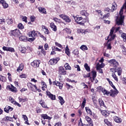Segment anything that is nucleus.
Here are the masks:
<instances>
[{
    "instance_id": "21",
    "label": "nucleus",
    "mask_w": 126,
    "mask_h": 126,
    "mask_svg": "<svg viewBox=\"0 0 126 126\" xmlns=\"http://www.w3.org/2000/svg\"><path fill=\"white\" fill-rule=\"evenodd\" d=\"M77 32L78 33H81L82 34H84V35H85V34H86L87 33L86 31H85V30H83L82 29H77Z\"/></svg>"
},
{
    "instance_id": "30",
    "label": "nucleus",
    "mask_w": 126,
    "mask_h": 126,
    "mask_svg": "<svg viewBox=\"0 0 126 126\" xmlns=\"http://www.w3.org/2000/svg\"><path fill=\"white\" fill-rule=\"evenodd\" d=\"M20 102H22V103H24V102H27L28 101V98L27 97H25V98H21L20 97H19L18 98Z\"/></svg>"
},
{
    "instance_id": "47",
    "label": "nucleus",
    "mask_w": 126,
    "mask_h": 126,
    "mask_svg": "<svg viewBox=\"0 0 126 126\" xmlns=\"http://www.w3.org/2000/svg\"><path fill=\"white\" fill-rule=\"evenodd\" d=\"M6 22H7V24H8L9 25H10V24H12V23H13L12 19H7Z\"/></svg>"
},
{
    "instance_id": "42",
    "label": "nucleus",
    "mask_w": 126,
    "mask_h": 126,
    "mask_svg": "<svg viewBox=\"0 0 126 126\" xmlns=\"http://www.w3.org/2000/svg\"><path fill=\"white\" fill-rule=\"evenodd\" d=\"M86 104V98H84L82 103V106H81V108L82 109H84V107H85Z\"/></svg>"
},
{
    "instance_id": "36",
    "label": "nucleus",
    "mask_w": 126,
    "mask_h": 126,
    "mask_svg": "<svg viewBox=\"0 0 126 126\" xmlns=\"http://www.w3.org/2000/svg\"><path fill=\"white\" fill-rule=\"evenodd\" d=\"M59 99L60 100V103L61 105H63L64 104V100H63V98L62 96H59Z\"/></svg>"
},
{
    "instance_id": "41",
    "label": "nucleus",
    "mask_w": 126,
    "mask_h": 126,
    "mask_svg": "<svg viewBox=\"0 0 126 126\" xmlns=\"http://www.w3.org/2000/svg\"><path fill=\"white\" fill-rule=\"evenodd\" d=\"M98 102L99 103V105L100 106H103V107H105V103H104V101H103V100L101 99H99Z\"/></svg>"
},
{
    "instance_id": "61",
    "label": "nucleus",
    "mask_w": 126,
    "mask_h": 126,
    "mask_svg": "<svg viewBox=\"0 0 126 126\" xmlns=\"http://www.w3.org/2000/svg\"><path fill=\"white\" fill-rule=\"evenodd\" d=\"M81 85H82V86H84V88H88V86H87V85L85 84V83H82L81 84Z\"/></svg>"
},
{
    "instance_id": "20",
    "label": "nucleus",
    "mask_w": 126,
    "mask_h": 126,
    "mask_svg": "<svg viewBox=\"0 0 126 126\" xmlns=\"http://www.w3.org/2000/svg\"><path fill=\"white\" fill-rule=\"evenodd\" d=\"M38 9L39 12H41V13H44V14H46V13H47V12H46V9L43 7H39L38 8Z\"/></svg>"
},
{
    "instance_id": "37",
    "label": "nucleus",
    "mask_w": 126,
    "mask_h": 126,
    "mask_svg": "<svg viewBox=\"0 0 126 126\" xmlns=\"http://www.w3.org/2000/svg\"><path fill=\"white\" fill-rule=\"evenodd\" d=\"M81 50H82V51H87L88 50V48L87 46L85 45H83L80 47Z\"/></svg>"
},
{
    "instance_id": "10",
    "label": "nucleus",
    "mask_w": 126,
    "mask_h": 126,
    "mask_svg": "<svg viewBox=\"0 0 126 126\" xmlns=\"http://www.w3.org/2000/svg\"><path fill=\"white\" fill-rule=\"evenodd\" d=\"M46 94L51 100H56V95L52 94L49 91H46Z\"/></svg>"
},
{
    "instance_id": "19",
    "label": "nucleus",
    "mask_w": 126,
    "mask_h": 126,
    "mask_svg": "<svg viewBox=\"0 0 126 126\" xmlns=\"http://www.w3.org/2000/svg\"><path fill=\"white\" fill-rule=\"evenodd\" d=\"M80 14H81V15H82L83 16H86V17H87L89 15V14L88 13L86 12V11H85V10L81 11Z\"/></svg>"
},
{
    "instance_id": "51",
    "label": "nucleus",
    "mask_w": 126,
    "mask_h": 126,
    "mask_svg": "<svg viewBox=\"0 0 126 126\" xmlns=\"http://www.w3.org/2000/svg\"><path fill=\"white\" fill-rule=\"evenodd\" d=\"M118 70V74L120 76L122 74V68H119Z\"/></svg>"
},
{
    "instance_id": "39",
    "label": "nucleus",
    "mask_w": 126,
    "mask_h": 126,
    "mask_svg": "<svg viewBox=\"0 0 126 126\" xmlns=\"http://www.w3.org/2000/svg\"><path fill=\"white\" fill-rule=\"evenodd\" d=\"M104 123L108 126H112V123L109 122L108 119H105L104 120Z\"/></svg>"
},
{
    "instance_id": "32",
    "label": "nucleus",
    "mask_w": 126,
    "mask_h": 126,
    "mask_svg": "<svg viewBox=\"0 0 126 126\" xmlns=\"http://www.w3.org/2000/svg\"><path fill=\"white\" fill-rule=\"evenodd\" d=\"M105 66V63H101L100 64L99 63H97L96 64V67H98L99 68H102Z\"/></svg>"
},
{
    "instance_id": "27",
    "label": "nucleus",
    "mask_w": 126,
    "mask_h": 126,
    "mask_svg": "<svg viewBox=\"0 0 126 126\" xmlns=\"http://www.w3.org/2000/svg\"><path fill=\"white\" fill-rule=\"evenodd\" d=\"M9 89L11 91H12V92H14L15 93L17 92V89L12 86V85H11V86L10 88H9Z\"/></svg>"
},
{
    "instance_id": "24",
    "label": "nucleus",
    "mask_w": 126,
    "mask_h": 126,
    "mask_svg": "<svg viewBox=\"0 0 126 126\" xmlns=\"http://www.w3.org/2000/svg\"><path fill=\"white\" fill-rule=\"evenodd\" d=\"M102 115L103 116H104V117H107V116H109L110 115V113H108L106 110H100Z\"/></svg>"
},
{
    "instance_id": "3",
    "label": "nucleus",
    "mask_w": 126,
    "mask_h": 126,
    "mask_svg": "<svg viewBox=\"0 0 126 126\" xmlns=\"http://www.w3.org/2000/svg\"><path fill=\"white\" fill-rule=\"evenodd\" d=\"M108 62L110 64V65L111 66H113V67H117V66H119V62H117L116 60L115 59H112L108 61Z\"/></svg>"
},
{
    "instance_id": "53",
    "label": "nucleus",
    "mask_w": 126,
    "mask_h": 126,
    "mask_svg": "<svg viewBox=\"0 0 126 126\" xmlns=\"http://www.w3.org/2000/svg\"><path fill=\"white\" fill-rule=\"evenodd\" d=\"M74 67L75 68H77V71H80V70H81V69H80V67L79 65H75Z\"/></svg>"
},
{
    "instance_id": "8",
    "label": "nucleus",
    "mask_w": 126,
    "mask_h": 126,
    "mask_svg": "<svg viewBox=\"0 0 126 126\" xmlns=\"http://www.w3.org/2000/svg\"><path fill=\"white\" fill-rule=\"evenodd\" d=\"M41 63L40 60H34L33 62L31 63V66L33 67H39V65Z\"/></svg>"
},
{
    "instance_id": "9",
    "label": "nucleus",
    "mask_w": 126,
    "mask_h": 126,
    "mask_svg": "<svg viewBox=\"0 0 126 126\" xmlns=\"http://www.w3.org/2000/svg\"><path fill=\"white\" fill-rule=\"evenodd\" d=\"M60 17H61V18H62V19L64 20L65 22H68V23H69V22H70V21H71V20L70 19V18H69L68 16L64 14L60 15Z\"/></svg>"
},
{
    "instance_id": "52",
    "label": "nucleus",
    "mask_w": 126,
    "mask_h": 126,
    "mask_svg": "<svg viewBox=\"0 0 126 126\" xmlns=\"http://www.w3.org/2000/svg\"><path fill=\"white\" fill-rule=\"evenodd\" d=\"M18 27L19 29H23L24 28L23 25H22V24H21V23H19L18 25Z\"/></svg>"
},
{
    "instance_id": "57",
    "label": "nucleus",
    "mask_w": 126,
    "mask_h": 126,
    "mask_svg": "<svg viewBox=\"0 0 126 126\" xmlns=\"http://www.w3.org/2000/svg\"><path fill=\"white\" fill-rule=\"evenodd\" d=\"M74 55H75V56H77V55H78V54H79V52H78V50H74V51L73 52Z\"/></svg>"
},
{
    "instance_id": "17",
    "label": "nucleus",
    "mask_w": 126,
    "mask_h": 126,
    "mask_svg": "<svg viewBox=\"0 0 126 126\" xmlns=\"http://www.w3.org/2000/svg\"><path fill=\"white\" fill-rule=\"evenodd\" d=\"M111 91V94H110V96H112V97H114L115 95H117L118 93H119V91L117 90V89H116L115 91L112 90Z\"/></svg>"
},
{
    "instance_id": "4",
    "label": "nucleus",
    "mask_w": 126,
    "mask_h": 126,
    "mask_svg": "<svg viewBox=\"0 0 126 126\" xmlns=\"http://www.w3.org/2000/svg\"><path fill=\"white\" fill-rule=\"evenodd\" d=\"M121 30V27H113L111 31H110V36H111V37L114 36V35H113V34L114 33V31H115V33H117V32H119V31H120Z\"/></svg>"
},
{
    "instance_id": "48",
    "label": "nucleus",
    "mask_w": 126,
    "mask_h": 126,
    "mask_svg": "<svg viewBox=\"0 0 126 126\" xmlns=\"http://www.w3.org/2000/svg\"><path fill=\"white\" fill-rule=\"evenodd\" d=\"M63 84L61 82H57V86H59L60 89H63Z\"/></svg>"
},
{
    "instance_id": "23",
    "label": "nucleus",
    "mask_w": 126,
    "mask_h": 126,
    "mask_svg": "<svg viewBox=\"0 0 126 126\" xmlns=\"http://www.w3.org/2000/svg\"><path fill=\"white\" fill-rule=\"evenodd\" d=\"M117 4L116 3L112 4L111 9H110L111 10V12H114L115 10H117Z\"/></svg>"
},
{
    "instance_id": "64",
    "label": "nucleus",
    "mask_w": 126,
    "mask_h": 126,
    "mask_svg": "<svg viewBox=\"0 0 126 126\" xmlns=\"http://www.w3.org/2000/svg\"><path fill=\"white\" fill-rule=\"evenodd\" d=\"M30 18L32 22H34V21H35V17L34 16H32Z\"/></svg>"
},
{
    "instance_id": "40",
    "label": "nucleus",
    "mask_w": 126,
    "mask_h": 126,
    "mask_svg": "<svg viewBox=\"0 0 126 126\" xmlns=\"http://www.w3.org/2000/svg\"><path fill=\"white\" fill-rule=\"evenodd\" d=\"M64 66L66 69H68V70H70V69H71V67L69 66V64L68 63H66Z\"/></svg>"
},
{
    "instance_id": "55",
    "label": "nucleus",
    "mask_w": 126,
    "mask_h": 126,
    "mask_svg": "<svg viewBox=\"0 0 126 126\" xmlns=\"http://www.w3.org/2000/svg\"><path fill=\"white\" fill-rule=\"evenodd\" d=\"M109 16H110V13H108L106 15H104L101 18H108Z\"/></svg>"
},
{
    "instance_id": "31",
    "label": "nucleus",
    "mask_w": 126,
    "mask_h": 126,
    "mask_svg": "<svg viewBox=\"0 0 126 126\" xmlns=\"http://www.w3.org/2000/svg\"><path fill=\"white\" fill-rule=\"evenodd\" d=\"M114 121L116 123H118L120 124V123H122V119L118 117H114Z\"/></svg>"
},
{
    "instance_id": "5",
    "label": "nucleus",
    "mask_w": 126,
    "mask_h": 126,
    "mask_svg": "<svg viewBox=\"0 0 126 126\" xmlns=\"http://www.w3.org/2000/svg\"><path fill=\"white\" fill-rule=\"evenodd\" d=\"M115 37H116V35L113 34V36H111V38H109L106 44V48L107 50H111L112 49V46H111V43H109V42H111V41H113L114 39H115Z\"/></svg>"
},
{
    "instance_id": "44",
    "label": "nucleus",
    "mask_w": 126,
    "mask_h": 126,
    "mask_svg": "<svg viewBox=\"0 0 126 126\" xmlns=\"http://www.w3.org/2000/svg\"><path fill=\"white\" fill-rule=\"evenodd\" d=\"M112 77L114 78V79H115V80H116V81H117V82L119 81V79H118V77H117V75H116L115 73H112Z\"/></svg>"
},
{
    "instance_id": "6",
    "label": "nucleus",
    "mask_w": 126,
    "mask_h": 126,
    "mask_svg": "<svg viewBox=\"0 0 126 126\" xmlns=\"http://www.w3.org/2000/svg\"><path fill=\"white\" fill-rule=\"evenodd\" d=\"M60 61V58L57 57L55 59H52L49 61V64L51 65H55V64L58 63V62Z\"/></svg>"
},
{
    "instance_id": "16",
    "label": "nucleus",
    "mask_w": 126,
    "mask_h": 126,
    "mask_svg": "<svg viewBox=\"0 0 126 126\" xmlns=\"http://www.w3.org/2000/svg\"><path fill=\"white\" fill-rule=\"evenodd\" d=\"M50 27L54 32H57V26L55 25V23H50Z\"/></svg>"
},
{
    "instance_id": "12",
    "label": "nucleus",
    "mask_w": 126,
    "mask_h": 126,
    "mask_svg": "<svg viewBox=\"0 0 126 126\" xmlns=\"http://www.w3.org/2000/svg\"><path fill=\"white\" fill-rule=\"evenodd\" d=\"M91 73L93 74V80L92 77H90V79H91L92 82H94V80H95V78H96V77L97 76V72L96 71L93 70L91 72Z\"/></svg>"
},
{
    "instance_id": "60",
    "label": "nucleus",
    "mask_w": 126,
    "mask_h": 126,
    "mask_svg": "<svg viewBox=\"0 0 126 126\" xmlns=\"http://www.w3.org/2000/svg\"><path fill=\"white\" fill-rule=\"evenodd\" d=\"M66 86H67V89H69V88H73V87H72V86L68 84V83H66Z\"/></svg>"
},
{
    "instance_id": "14",
    "label": "nucleus",
    "mask_w": 126,
    "mask_h": 126,
    "mask_svg": "<svg viewBox=\"0 0 126 126\" xmlns=\"http://www.w3.org/2000/svg\"><path fill=\"white\" fill-rule=\"evenodd\" d=\"M13 110V108L9 106H6L4 109V112L6 113H9V112H11Z\"/></svg>"
},
{
    "instance_id": "15",
    "label": "nucleus",
    "mask_w": 126,
    "mask_h": 126,
    "mask_svg": "<svg viewBox=\"0 0 126 126\" xmlns=\"http://www.w3.org/2000/svg\"><path fill=\"white\" fill-rule=\"evenodd\" d=\"M41 118L43 119L44 120H51L52 118L48 116L47 114H41Z\"/></svg>"
},
{
    "instance_id": "28",
    "label": "nucleus",
    "mask_w": 126,
    "mask_h": 126,
    "mask_svg": "<svg viewBox=\"0 0 126 126\" xmlns=\"http://www.w3.org/2000/svg\"><path fill=\"white\" fill-rule=\"evenodd\" d=\"M39 103L41 106H42V108H47V104H46L43 100H40Z\"/></svg>"
},
{
    "instance_id": "62",
    "label": "nucleus",
    "mask_w": 126,
    "mask_h": 126,
    "mask_svg": "<svg viewBox=\"0 0 126 126\" xmlns=\"http://www.w3.org/2000/svg\"><path fill=\"white\" fill-rule=\"evenodd\" d=\"M34 40H35V38L34 37H32V38H29L28 39V41H29V42H30L31 43H32V41H34Z\"/></svg>"
},
{
    "instance_id": "22",
    "label": "nucleus",
    "mask_w": 126,
    "mask_h": 126,
    "mask_svg": "<svg viewBox=\"0 0 126 126\" xmlns=\"http://www.w3.org/2000/svg\"><path fill=\"white\" fill-rule=\"evenodd\" d=\"M85 110H86V112L87 113V114H88L89 115H90V116H92V115H93L92 111H91L90 108H89V107H86Z\"/></svg>"
},
{
    "instance_id": "56",
    "label": "nucleus",
    "mask_w": 126,
    "mask_h": 126,
    "mask_svg": "<svg viewBox=\"0 0 126 126\" xmlns=\"http://www.w3.org/2000/svg\"><path fill=\"white\" fill-rule=\"evenodd\" d=\"M21 52L22 54H25V53H26V48L23 47V49L21 50Z\"/></svg>"
},
{
    "instance_id": "59",
    "label": "nucleus",
    "mask_w": 126,
    "mask_h": 126,
    "mask_svg": "<svg viewBox=\"0 0 126 126\" xmlns=\"http://www.w3.org/2000/svg\"><path fill=\"white\" fill-rule=\"evenodd\" d=\"M22 21L24 22L27 23V17L24 16L22 19Z\"/></svg>"
},
{
    "instance_id": "43",
    "label": "nucleus",
    "mask_w": 126,
    "mask_h": 126,
    "mask_svg": "<svg viewBox=\"0 0 126 126\" xmlns=\"http://www.w3.org/2000/svg\"><path fill=\"white\" fill-rule=\"evenodd\" d=\"M102 92L103 93L104 95H107V96H109V94H110V92H108L105 89L102 90Z\"/></svg>"
},
{
    "instance_id": "45",
    "label": "nucleus",
    "mask_w": 126,
    "mask_h": 126,
    "mask_svg": "<svg viewBox=\"0 0 126 126\" xmlns=\"http://www.w3.org/2000/svg\"><path fill=\"white\" fill-rule=\"evenodd\" d=\"M63 31L67 33L68 34H70L71 33V31L70 29L68 28H65L63 30Z\"/></svg>"
},
{
    "instance_id": "26",
    "label": "nucleus",
    "mask_w": 126,
    "mask_h": 126,
    "mask_svg": "<svg viewBox=\"0 0 126 126\" xmlns=\"http://www.w3.org/2000/svg\"><path fill=\"white\" fill-rule=\"evenodd\" d=\"M84 67H85L86 70H87V71H88V72H90V71H91L90 67L88 65V64L87 63H85L84 64Z\"/></svg>"
},
{
    "instance_id": "25",
    "label": "nucleus",
    "mask_w": 126,
    "mask_h": 126,
    "mask_svg": "<svg viewBox=\"0 0 126 126\" xmlns=\"http://www.w3.org/2000/svg\"><path fill=\"white\" fill-rule=\"evenodd\" d=\"M24 67V65H23V63L20 64L18 68L17 69V71H22Z\"/></svg>"
},
{
    "instance_id": "29",
    "label": "nucleus",
    "mask_w": 126,
    "mask_h": 126,
    "mask_svg": "<svg viewBox=\"0 0 126 126\" xmlns=\"http://www.w3.org/2000/svg\"><path fill=\"white\" fill-rule=\"evenodd\" d=\"M1 4H2V6L4 8H7L8 7V4L5 2L4 0H3V2H2Z\"/></svg>"
},
{
    "instance_id": "11",
    "label": "nucleus",
    "mask_w": 126,
    "mask_h": 126,
    "mask_svg": "<svg viewBox=\"0 0 126 126\" xmlns=\"http://www.w3.org/2000/svg\"><path fill=\"white\" fill-rule=\"evenodd\" d=\"M85 120L87 121V123L89 124L90 126H93V121L91 118L89 117L88 116H87L85 117Z\"/></svg>"
},
{
    "instance_id": "33",
    "label": "nucleus",
    "mask_w": 126,
    "mask_h": 126,
    "mask_svg": "<svg viewBox=\"0 0 126 126\" xmlns=\"http://www.w3.org/2000/svg\"><path fill=\"white\" fill-rule=\"evenodd\" d=\"M0 81L2 82H5L6 81V78L1 75H0Z\"/></svg>"
},
{
    "instance_id": "38",
    "label": "nucleus",
    "mask_w": 126,
    "mask_h": 126,
    "mask_svg": "<svg viewBox=\"0 0 126 126\" xmlns=\"http://www.w3.org/2000/svg\"><path fill=\"white\" fill-rule=\"evenodd\" d=\"M92 100H93V102L94 103V106L96 107V106H97V99L95 98V96H93Z\"/></svg>"
},
{
    "instance_id": "35",
    "label": "nucleus",
    "mask_w": 126,
    "mask_h": 126,
    "mask_svg": "<svg viewBox=\"0 0 126 126\" xmlns=\"http://www.w3.org/2000/svg\"><path fill=\"white\" fill-rule=\"evenodd\" d=\"M23 118L24 120L26 121L25 124H27V125H29V123H28V118L27 117V116L25 115H23Z\"/></svg>"
},
{
    "instance_id": "54",
    "label": "nucleus",
    "mask_w": 126,
    "mask_h": 126,
    "mask_svg": "<svg viewBox=\"0 0 126 126\" xmlns=\"http://www.w3.org/2000/svg\"><path fill=\"white\" fill-rule=\"evenodd\" d=\"M96 70H98L99 73H103V69H102L101 68H99V67H96Z\"/></svg>"
},
{
    "instance_id": "49",
    "label": "nucleus",
    "mask_w": 126,
    "mask_h": 126,
    "mask_svg": "<svg viewBox=\"0 0 126 126\" xmlns=\"http://www.w3.org/2000/svg\"><path fill=\"white\" fill-rule=\"evenodd\" d=\"M121 37L123 38L124 42L126 41V34L125 33H123V34H121Z\"/></svg>"
},
{
    "instance_id": "13",
    "label": "nucleus",
    "mask_w": 126,
    "mask_h": 126,
    "mask_svg": "<svg viewBox=\"0 0 126 126\" xmlns=\"http://www.w3.org/2000/svg\"><path fill=\"white\" fill-rule=\"evenodd\" d=\"M59 73L62 75L66 74V71L64 70V68L63 67L61 66L59 69Z\"/></svg>"
},
{
    "instance_id": "63",
    "label": "nucleus",
    "mask_w": 126,
    "mask_h": 126,
    "mask_svg": "<svg viewBox=\"0 0 126 126\" xmlns=\"http://www.w3.org/2000/svg\"><path fill=\"white\" fill-rule=\"evenodd\" d=\"M9 47H5V46H3L2 47V49L3 50V51H6L7 52H8V48Z\"/></svg>"
},
{
    "instance_id": "34",
    "label": "nucleus",
    "mask_w": 126,
    "mask_h": 126,
    "mask_svg": "<svg viewBox=\"0 0 126 126\" xmlns=\"http://www.w3.org/2000/svg\"><path fill=\"white\" fill-rule=\"evenodd\" d=\"M74 20L76 21H80V20H82L83 18L81 17H78V16H73Z\"/></svg>"
},
{
    "instance_id": "18",
    "label": "nucleus",
    "mask_w": 126,
    "mask_h": 126,
    "mask_svg": "<svg viewBox=\"0 0 126 126\" xmlns=\"http://www.w3.org/2000/svg\"><path fill=\"white\" fill-rule=\"evenodd\" d=\"M19 40L20 41H23V42H27L28 41V39H27V37L26 36H20L19 37Z\"/></svg>"
},
{
    "instance_id": "7",
    "label": "nucleus",
    "mask_w": 126,
    "mask_h": 126,
    "mask_svg": "<svg viewBox=\"0 0 126 126\" xmlns=\"http://www.w3.org/2000/svg\"><path fill=\"white\" fill-rule=\"evenodd\" d=\"M27 86L29 89L35 92L37 90V87L35 85L32 84V83H28Z\"/></svg>"
},
{
    "instance_id": "1",
    "label": "nucleus",
    "mask_w": 126,
    "mask_h": 126,
    "mask_svg": "<svg viewBox=\"0 0 126 126\" xmlns=\"http://www.w3.org/2000/svg\"><path fill=\"white\" fill-rule=\"evenodd\" d=\"M11 36H14V37H20L22 36V33L20 32V31L18 29H15V30L11 31L10 32Z\"/></svg>"
},
{
    "instance_id": "50",
    "label": "nucleus",
    "mask_w": 126,
    "mask_h": 126,
    "mask_svg": "<svg viewBox=\"0 0 126 126\" xmlns=\"http://www.w3.org/2000/svg\"><path fill=\"white\" fill-rule=\"evenodd\" d=\"M8 52H11V53H14V52H15V50H14V48L9 47Z\"/></svg>"
},
{
    "instance_id": "46",
    "label": "nucleus",
    "mask_w": 126,
    "mask_h": 126,
    "mask_svg": "<svg viewBox=\"0 0 126 126\" xmlns=\"http://www.w3.org/2000/svg\"><path fill=\"white\" fill-rule=\"evenodd\" d=\"M11 103H12V104H14V105H16V106H18V107H21V104H19V103H18L17 102L15 101H12Z\"/></svg>"
},
{
    "instance_id": "2",
    "label": "nucleus",
    "mask_w": 126,
    "mask_h": 126,
    "mask_svg": "<svg viewBox=\"0 0 126 126\" xmlns=\"http://www.w3.org/2000/svg\"><path fill=\"white\" fill-rule=\"evenodd\" d=\"M29 37H39L40 36V32L37 31H32L28 33Z\"/></svg>"
},
{
    "instance_id": "58",
    "label": "nucleus",
    "mask_w": 126,
    "mask_h": 126,
    "mask_svg": "<svg viewBox=\"0 0 126 126\" xmlns=\"http://www.w3.org/2000/svg\"><path fill=\"white\" fill-rule=\"evenodd\" d=\"M78 126H83V124L82 123V120H81V118L80 119V121H79Z\"/></svg>"
}]
</instances>
